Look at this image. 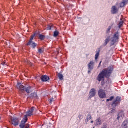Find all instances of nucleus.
<instances>
[{
	"instance_id": "473e14b6",
	"label": "nucleus",
	"mask_w": 128,
	"mask_h": 128,
	"mask_svg": "<svg viewBox=\"0 0 128 128\" xmlns=\"http://www.w3.org/2000/svg\"><path fill=\"white\" fill-rule=\"evenodd\" d=\"M106 102H110V99H108L106 100Z\"/></svg>"
},
{
	"instance_id": "5701e85b",
	"label": "nucleus",
	"mask_w": 128,
	"mask_h": 128,
	"mask_svg": "<svg viewBox=\"0 0 128 128\" xmlns=\"http://www.w3.org/2000/svg\"><path fill=\"white\" fill-rule=\"evenodd\" d=\"M59 34L60 33L58 31H56L55 32H54V38H56V36H58Z\"/></svg>"
},
{
	"instance_id": "f3484780",
	"label": "nucleus",
	"mask_w": 128,
	"mask_h": 128,
	"mask_svg": "<svg viewBox=\"0 0 128 128\" xmlns=\"http://www.w3.org/2000/svg\"><path fill=\"white\" fill-rule=\"evenodd\" d=\"M122 128H128V121H124L122 124Z\"/></svg>"
},
{
	"instance_id": "ddd939ff",
	"label": "nucleus",
	"mask_w": 128,
	"mask_h": 128,
	"mask_svg": "<svg viewBox=\"0 0 128 128\" xmlns=\"http://www.w3.org/2000/svg\"><path fill=\"white\" fill-rule=\"evenodd\" d=\"M41 80L42 82H48V80H50V77L46 76H43L41 78Z\"/></svg>"
},
{
	"instance_id": "39448f33",
	"label": "nucleus",
	"mask_w": 128,
	"mask_h": 128,
	"mask_svg": "<svg viewBox=\"0 0 128 128\" xmlns=\"http://www.w3.org/2000/svg\"><path fill=\"white\" fill-rule=\"evenodd\" d=\"M121 100H122V98L120 97H117L116 100L114 102H113V103L112 104V106L113 108H116V106H118L120 104Z\"/></svg>"
},
{
	"instance_id": "c756f323",
	"label": "nucleus",
	"mask_w": 128,
	"mask_h": 128,
	"mask_svg": "<svg viewBox=\"0 0 128 128\" xmlns=\"http://www.w3.org/2000/svg\"><path fill=\"white\" fill-rule=\"evenodd\" d=\"M111 112L112 114L113 112H116V110L115 109H112L111 110Z\"/></svg>"
},
{
	"instance_id": "9d476101",
	"label": "nucleus",
	"mask_w": 128,
	"mask_h": 128,
	"mask_svg": "<svg viewBox=\"0 0 128 128\" xmlns=\"http://www.w3.org/2000/svg\"><path fill=\"white\" fill-rule=\"evenodd\" d=\"M17 88L19 90L20 92L24 90V86L22 84L18 83L17 86Z\"/></svg>"
},
{
	"instance_id": "2eb2a0df",
	"label": "nucleus",
	"mask_w": 128,
	"mask_h": 128,
	"mask_svg": "<svg viewBox=\"0 0 128 128\" xmlns=\"http://www.w3.org/2000/svg\"><path fill=\"white\" fill-rule=\"evenodd\" d=\"M128 2V1L126 0H123L122 2L120 4V8H124V6H126V4Z\"/></svg>"
},
{
	"instance_id": "423d86ee",
	"label": "nucleus",
	"mask_w": 128,
	"mask_h": 128,
	"mask_svg": "<svg viewBox=\"0 0 128 128\" xmlns=\"http://www.w3.org/2000/svg\"><path fill=\"white\" fill-rule=\"evenodd\" d=\"M96 94V90L94 88H92L90 90L89 93V98L88 100H92V98H94Z\"/></svg>"
},
{
	"instance_id": "412c9836",
	"label": "nucleus",
	"mask_w": 128,
	"mask_h": 128,
	"mask_svg": "<svg viewBox=\"0 0 128 128\" xmlns=\"http://www.w3.org/2000/svg\"><path fill=\"white\" fill-rule=\"evenodd\" d=\"M122 24H124V21H121L118 24L119 28H120L122 26Z\"/></svg>"
},
{
	"instance_id": "f8f14e48",
	"label": "nucleus",
	"mask_w": 128,
	"mask_h": 128,
	"mask_svg": "<svg viewBox=\"0 0 128 128\" xmlns=\"http://www.w3.org/2000/svg\"><path fill=\"white\" fill-rule=\"evenodd\" d=\"M118 12V9L116 8V6H113L112 8V12L113 14H116V12Z\"/></svg>"
},
{
	"instance_id": "7ed1b4c3",
	"label": "nucleus",
	"mask_w": 128,
	"mask_h": 128,
	"mask_svg": "<svg viewBox=\"0 0 128 128\" xmlns=\"http://www.w3.org/2000/svg\"><path fill=\"white\" fill-rule=\"evenodd\" d=\"M120 32H115L111 38V46H114L118 42V40H120Z\"/></svg>"
},
{
	"instance_id": "20e7f679",
	"label": "nucleus",
	"mask_w": 128,
	"mask_h": 128,
	"mask_svg": "<svg viewBox=\"0 0 128 128\" xmlns=\"http://www.w3.org/2000/svg\"><path fill=\"white\" fill-rule=\"evenodd\" d=\"M35 36H36V34L32 35L29 42L27 44L28 46H32V48H36V46H38L36 44L32 42Z\"/></svg>"
},
{
	"instance_id": "1a4fd4ad",
	"label": "nucleus",
	"mask_w": 128,
	"mask_h": 128,
	"mask_svg": "<svg viewBox=\"0 0 128 128\" xmlns=\"http://www.w3.org/2000/svg\"><path fill=\"white\" fill-rule=\"evenodd\" d=\"M102 118H98L95 121V124L96 126H102Z\"/></svg>"
},
{
	"instance_id": "f257e3e1",
	"label": "nucleus",
	"mask_w": 128,
	"mask_h": 128,
	"mask_svg": "<svg viewBox=\"0 0 128 128\" xmlns=\"http://www.w3.org/2000/svg\"><path fill=\"white\" fill-rule=\"evenodd\" d=\"M114 70V67L110 66L108 68L104 69L97 77V80L98 82H104V78H110V76L112 74Z\"/></svg>"
},
{
	"instance_id": "4c0bfd02",
	"label": "nucleus",
	"mask_w": 128,
	"mask_h": 128,
	"mask_svg": "<svg viewBox=\"0 0 128 128\" xmlns=\"http://www.w3.org/2000/svg\"><path fill=\"white\" fill-rule=\"evenodd\" d=\"M58 54V52H56V54Z\"/></svg>"
},
{
	"instance_id": "bb28decb",
	"label": "nucleus",
	"mask_w": 128,
	"mask_h": 128,
	"mask_svg": "<svg viewBox=\"0 0 128 128\" xmlns=\"http://www.w3.org/2000/svg\"><path fill=\"white\" fill-rule=\"evenodd\" d=\"M52 30V26H48L47 28V30Z\"/></svg>"
},
{
	"instance_id": "58836bf2",
	"label": "nucleus",
	"mask_w": 128,
	"mask_h": 128,
	"mask_svg": "<svg viewBox=\"0 0 128 128\" xmlns=\"http://www.w3.org/2000/svg\"><path fill=\"white\" fill-rule=\"evenodd\" d=\"M1 118H2L0 117V120H1Z\"/></svg>"
},
{
	"instance_id": "b1692460",
	"label": "nucleus",
	"mask_w": 128,
	"mask_h": 128,
	"mask_svg": "<svg viewBox=\"0 0 128 128\" xmlns=\"http://www.w3.org/2000/svg\"><path fill=\"white\" fill-rule=\"evenodd\" d=\"M110 30H112V27L109 26L106 30V34H110Z\"/></svg>"
},
{
	"instance_id": "9b49d317",
	"label": "nucleus",
	"mask_w": 128,
	"mask_h": 128,
	"mask_svg": "<svg viewBox=\"0 0 128 128\" xmlns=\"http://www.w3.org/2000/svg\"><path fill=\"white\" fill-rule=\"evenodd\" d=\"M94 61H92L90 62V63L88 64V68L90 70H94Z\"/></svg>"
},
{
	"instance_id": "4be33fe9",
	"label": "nucleus",
	"mask_w": 128,
	"mask_h": 128,
	"mask_svg": "<svg viewBox=\"0 0 128 128\" xmlns=\"http://www.w3.org/2000/svg\"><path fill=\"white\" fill-rule=\"evenodd\" d=\"M98 56H100V52L96 54L95 56V60H98Z\"/></svg>"
},
{
	"instance_id": "aec40b11",
	"label": "nucleus",
	"mask_w": 128,
	"mask_h": 128,
	"mask_svg": "<svg viewBox=\"0 0 128 128\" xmlns=\"http://www.w3.org/2000/svg\"><path fill=\"white\" fill-rule=\"evenodd\" d=\"M58 76L60 80H64V76L62 74H58Z\"/></svg>"
},
{
	"instance_id": "c85d7f7f",
	"label": "nucleus",
	"mask_w": 128,
	"mask_h": 128,
	"mask_svg": "<svg viewBox=\"0 0 128 128\" xmlns=\"http://www.w3.org/2000/svg\"><path fill=\"white\" fill-rule=\"evenodd\" d=\"M114 98V96H111L109 99L110 100V102H112V100Z\"/></svg>"
},
{
	"instance_id": "72a5a7b5",
	"label": "nucleus",
	"mask_w": 128,
	"mask_h": 128,
	"mask_svg": "<svg viewBox=\"0 0 128 128\" xmlns=\"http://www.w3.org/2000/svg\"><path fill=\"white\" fill-rule=\"evenodd\" d=\"M120 118V116H119L118 117L117 120H119Z\"/></svg>"
},
{
	"instance_id": "6e6552de",
	"label": "nucleus",
	"mask_w": 128,
	"mask_h": 128,
	"mask_svg": "<svg viewBox=\"0 0 128 128\" xmlns=\"http://www.w3.org/2000/svg\"><path fill=\"white\" fill-rule=\"evenodd\" d=\"M99 96L100 98H104L106 97V95L104 92V91L102 90H100L98 92Z\"/></svg>"
},
{
	"instance_id": "f704fd0d",
	"label": "nucleus",
	"mask_w": 128,
	"mask_h": 128,
	"mask_svg": "<svg viewBox=\"0 0 128 128\" xmlns=\"http://www.w3.org/2000/svg\"><path fill=\"white\" fill-rule=\"evenodd\" d=\"M102 64V62H100V64H99V66H100V64Z\"/></svg>"
},
{
	"instance_id": "e433bc0d",
	"label": "nucleus",
	"mask_w": 128,
	"mask_h": 128,
	"mask_svg": "<svg viewBox=\"0 0 128 128\" xmlns=\"http://www.w3.org/2000/svg\"><path fill=\"white\" fill-rule=\"evenodd\" d=\"M91 124H94V121H92Z\"/></svg>"
},
{
	"instance_id": "a211bd4d",
	"label": "nucleus",
	"mask_w": 128,
	"mask_h": 128,
	"mask_svg": "<svg viewBox=\"0 0 128 128\" xmlns=\"http://www.w3.org/2000/svg\"><path fill=\"white\" fill-rule=\"evenodd\" d=\"M92 119V115H88L86 120V122L88 124V122H90V120Z\"/></svg>"
},
{
	"instance_id": "6ab92c4d",
	"label": "nucleus",
	"mask_w": 128,
	"mask_h": 128,
	"mask_svg": "<svg viewBox=\"0 0 128 128\" xmlns=\"http://www.w3.org/2000/svg\"><path fill=\"white\" fill-rule=\"evenodd\" d=\"M110 37H108L106 40H105V46H106L108 42H110Z\"/></svg>"
},
{
	"instance_id": "cd10ccee",
	"label": "nucleus",
	"mask_w": 128,
	"mask_h": 128,
	"mask_svg": "<svg viewBox=\"0 0 128 128\" xmlns=\"http://www.w3.org/2000/svg\"><path fill=\"white\" fill-rule=\"evenodd\" d=\"M27 64H29L30 66H32V63L31 62H30V61H28L27 62Z\"/></svg>"
},
{
	"instance_id": "a878e982",
	"label": "nucleus",
	"mask_w": 128,
	"mask_h": 128,
	"mask_svg": "<svg viewBox=\"0 0 128 128\" xmlns=\"http://www.w3.org/2000/svg\"><path fill=\"white\" fill-rule=\"evenodd\" d=\"M40 40H44V36H43V35H40Z\"/></svg>"
},
{
	"instance_id": "f03ea898",
	"label": "nucleus",
	"mask_w": 128,
	"mask_h": 128,
	"mask_svg": "<svg viewBox=\"0 0 128 128\" xmlns=\"http://www.w3.org/2000/svg\"><path fill=\"white\" fill-rule=\"evenodd\" d=\"M35 110H36V108H34V107H32L30 110H29L28 112H26V115L24 116V118L22 121V122L20 124V128H30V124H26V123L28 122V116H33L34 112Z\"/></svg>"
},
{
	"instance_id": "0eeeda50",
	"label": "nucleus",
	"mask_w": 128,
	"mask_h": 128,
	"mask_svg": "<svg viewBox=\"0 0 128 128\" xmlns=\"http://www.w3.org/2000/svg\"><path fill=\"white\" fill-rule=\"evenodd\" d=\"M10 120H12V124H13L15 126H18V122L20 120H18V118H13L12 117L10 118Z\"/></svg>"
},
{
	"instance_id": "2f4dec72",
	"label": "nucleus",
	"mask_w": 128,
	"mask_h": 128,
	"mask_svg": "<svg viewBox=\"0 0 128 128\" xmlns=\"http://www.w3.org/2000/svg\"><path fill=\"white\" fill-rule=\"evenodd\" d=\"M2 64L3 66H6V62H4V63H2Z\"/></svg>"
},
{
	"instance_id": "393cba45",
	"label": "nucleus",
	"mask_w": 128,
	"mask_h": 128,
	"mask_svg": "<svg viewBox=\"0 0 128 128\" xmlns=\"http://www.w3.org/2000/svg\"><path fill=\"white\" fill-rule=\"evenodd\" d=\"M44 52V48H41L40 49L38 50V52H40V54H42Z\"/></svg>"
},
{
	"instance_id": "4468645a",
	"label": "nucleus",
	"mask_w": 128,
	"mask_h": 128,
	"mask_svg": "<svg viewBox=\"0 0 128 128\" xmlns=\"http://www.w3.org/2000/svg\"><path fill=\"white\" fill-rule=\"evenodd\" d=\"M30 98H36V100H38V94L36 92L32 94L31 96H30Z\"/></svg>"
},
{
	"instance_id": "dca6fc26",
	"label": "nucleus",
	"mask_w": 128,
	"mask_h": 128,
	"mask_svg": "<svg viewBox=\"0 0 128 128\" xmlns=\"http://www.w3.org/2000/svg\"><path fill=\"white\" fill-rule=\"evenodd\" d=\"M26 92H27V94H30L32 92V87H28L26 88Z\"/></svg>"
},
{
	"instance_id": "c9c22d12",
	"label": "nucleus",
	"mask_w": 128,
	"mask_h": 128,
	"mask_svg": "<svg viewBox=\"0 0 128 128\" xmlns=\"http://www.w3.org/2000/svg\"><path fill=\"white\" fill-rule=\"evenodd\" d=\"M90 70H90L88 71V74H90Z\"/></svg>"
},
{
	"instance_id": "7c9ffc66",
	"label": "nucleus",
	"mask_w": 128,
	"mask_h": 128,
	"mask_svg": "<svg viewBox=\"0 0 128 128\" xmlns=\"http://www.w3.org/2000/svg\"><path fill=\"white\" fill-rule=\"evenodd\" d=\"M52 102H54V98H52L50 100V104H52Z\"/></svg>"
}]
</instances>
